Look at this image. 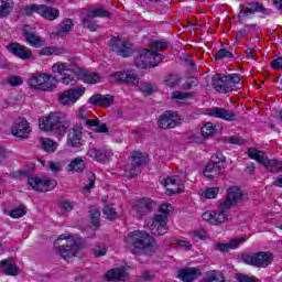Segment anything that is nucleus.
Wrapping results in <instances>:
<instances>
[{"instance_id":"obj_1","label":"nucleus","mask_w":282,"mask_h":282,"mask_svg":"<svg viewBox=\"0 0 282 282\" xmlns=\"http://www.w3.org/2000/svg\"><path fill=\"white\" fill-rule=\"evenodd\" d=\"M126 246L131 254L138 257H153L158 252V241L144 230H134L124 238Z\"/></svg>"},{"instance_id":"obj_2","label":"nucleus","mask_w":282,"mask_h":282,"mask_svg":"<svg viewBox=\"0 0 282 282\" xmlns=\"http://www.w3.org/2000/svg\"><path fill=\"white\" fill-rule=\"evenodd\" d=\"M110 78L111 83H121L122 85L137 87L138 91L144 94V96H152L158 89L155 85L140 80V77L133 70L117 72L110 75Z\"/></svg>"},{"instance_id":"obj_3","label":"nucleus","mask_w":282,"mask_h":282,"mask_svg":"<svg viewBox=\"0 0 282 282\" xmlns=\"http://www.w3.org/2000/svg\"><path fill=\"white\" fill-rule=\"evenodd\" d=\"M69 127H72V119L67 115L51 112L40 120V129L43 131H53L57 138H63Z\"/></svg>"},{"instance_id":"obj_4","label":"nucleus","mask_w":282,"mask_h":282,"mask_svg":"<svg viewBox=\"0 0 282 282\" xmlns=\"http://www.w3.org/2000/svg\"><path fill=\"white\" fill-rule=\"evenodd\" d=\"M56 248V253L62 257V259H72L76 257L80 251V245L76 241V238L72 235L63 234L54 242Z\"/></svg>"},{"instance_id":"obj_5","label":"nucleus","mask_w":282,"mask_h":282,"mask_svg":"<svg viewBox=\"0 0 282 282\" xmlns=\"http://www.w3.org/2000/svg\"><path fill=\"white\" fill-rule=\"evenodd\" d=\"M76 69H78L76 58H70L66 63L57 62L52 66L53 74H59V76H63L61 82L63 85H67L68 87H74L77 83L76 77H74V75L76 76Z\"/></svg>"},{"instance_id":"obj_6","label":"nucleus","mask_w":282,"mask_h":282,"mask_svg":"<svg viewBox=\"0 0 282 282\" xmlns=\"http://www.w3.org/2000/svg\"><path fill=\"white\" fill-rule=\"evenodd\" d=\"M241 83V75L239 74H216L212 78V87L219 94H228L235 89V85Z\"/></svg>"},{"instance_id":"obj_7","label":"nucleus","mask_w":282,"mask_h":282,"mask_svg":"<svg viewBox=\"0 0 282 282\" xmlns=\"http://www.w3.org/2000/svg\"><path fill=\"white\" fill-rule=\"evenodd\" d=\"M248 156L251 160H256L259 164H262L269 173H282V162L276 160H269L265 153L254 149L250 148L248 151Z\"/></svg>"},{"instance_id":"obj_8","label":"nucleus","mask_w":282,"mask_h":282,"mask_svg":"<svg viewBox=\"0 0 282 282\" xmlns=\"http://www.w3.org/2000/svg\"><path fill=\"white\" fill-rule=\"evenodd\" d=\"M152 50H143V56L145 58V67H158L160 63H162L164 56L160 54V50H166L169 47V43L163 41H154L152 42Z\"/></svg>"},{"instance_id":"obj_9","label":"nucleus","mask_w":282,"mask_h":282,"mask_svg":"<svg viewBox=\"0 0 282 282\" xmlns=\"http://www.w3.org/2000/svg\"><path fill=\"white\" fill-rule=\"evenodd\" d=\"M25 14H32L35 12L46 19V21H56L61 17V11L54 7H47L45 4H30L24 9Z\"/></svg>"},{"instance_id":"obj_10","label":"nucleus","mask_w":282,"mask_h":282,"mask_svg":"<svg viewBox=\"0 0 282 282\" xmlns=\"http://www.w3.org/2000/svg\"><path fill=\"white\" fill-rule=\"evenodd\" d=\"M243 263L247 265H254L256 268H268L272 263V253L270 252H258L250 253L242 257Z\"/></svg>"},{"instance_id":"obj_11","label":"nucleus","mask_w":282,"mask_h":282,"mask_svg":"<svg viewBox=\"0 0 282 282\" xmlns=\"http://www.w3.org/2000/svg\"><path fill=\"white\" fill-rule=\"evenodd\" d=\"M109 47L111 52H115L118 56L122 58H129L131 56V43L122 37H112L109 42Z\"/></svg>"},{"instance_id":"obj_12","label":"nucleus","mask_w":282,"mask_h":282,"mask_svg":"<svg viewBox=\"0 0 282 282\" xmlns=\"http://www.w3.org/2000/svg\"><path fill=\"white\" fill-rule=\"evenodd\" d=\"M28 184L33 191L43 193L45 191H54L58 183L54 178L41 180L39 176H29Z\"/></svg>"},{"instance_id":"obj_13","label":"nucleus","mask_w":282,"mask_h":282,"mask_svg":"<svg viewBox=\"0 0 282 282\" xmlns=\"http://www.w3.org/2000/svg\"><path fill=\"white\" fill-rule=\"evenodd\" d=\"M11 133L14 135V138H20L21 140H28L30 138V133H32V127H30V123L28 120L18 118L15 119L12 128Z\"/></svg>"},{"instance_id":"obj_14","label":"nucleus","mask_w":282,"mask_h":282,"mask_svg":"<svg viewBox=\"0 0 282 282\" xmlns=\"http://www.w3.org/2000/svg\"><path fill=\"white\" fill-rule=\"evenodd\" d=\"M167 220L169 217L165 215H155L151 225H149L150 232L155 237H162V235H166V232H169V228L166 227Z\"/></svg>"},{"instance_id":"obj_15","label":"nucleus","mask_w":282,"mask_h":282,"mask_svg":"<svg viewBox=\"0 0 282 282\" xmlns=\"http://www.w3.org/2000/svg\"><path fill=\"white\" fill-rule=\"evenodd\" d=\"M185 182L186 177L182 178L180 176H169L164 178L161 184H163L164 188H166L169 195H175L177 193H182Z\"/></svg>"},{"instance_id":"obj_16","label":"nucleus","mask_w":282,"mask_h":282,"mask_svg":"<svg viewBox=\"0 0 282 282\" xmlns=\"http://www.w3.org/2000/svg\"><path fill=\"white\" fill-rule=\"evenodd\" d=\"M181 122L180 117L177 116V112H172L170 110L165 111L160 118H159V127L160 129H175Z\"/></svg>"},{"instance_id":"obj_17","label":"nucleus","mask_w":282,"mask_h":282,"mask_svg":"<svg viewBox=\"0 0 282 282\" xmlns=\"http://www.w3.org/2000/svg\"><path fill=\"white\" fill-rule=\"evenodd\" d=\"M207 116H210L212 118H219L220 120H226L227 122H235V120H237V112L221 107L208 109Z\"/></svg>"},{"instance_id":"obj_18","label":"nucleus","mask_w":282,"mask_h":282,"mask_svg":"<svg viewBox=\"0 0 282 282\" xmlns=\"http://www.w3.org/2000/svg\"><path fill=\"white\" fill-rule=\"evenodd\" d=\"M243 199V191L239 186H230L227 189V198L223 200L224 206L226 208H232L235 204L241 202Z\"/></svg>"},{"instance_id":"obj_19","label":"nucleus","mask_w":282,"mask_h":282,"mask_svg":"<svg viewBox=\"0 0 282 282\" xmlns=\"http://www.w3.org/2000/svg\"><path fill=\"white\" fill-rule=\"evenodd\" d=\"M83 94H85V88L65 90L64 93L59 94L58 101L62 105H74L78 98L83 96Z\"/></svg>"},{"instance_id":"obj_20","label":"nucleus","mask_w":282,"mask_h":282,"mask_svg":"<svg viewBox=\"0 0 282 282\" xmlns=\"http://www.w3.org/2000/svg\"><path fill=\"white\" fill-rule=\"evenodd\" d=\"M83 128L82 127H73L68 130L67 133V147L72 149H80L83 147Z\"/></svg>"},{"instance_id":"obj_21","label":"nucleus","mask_w":282,"mask_h":282,"mask_svg":"<svg viewBox=\"0 0 282 282\" xmlns=\"http://www.w3.org/2000/svg\"><path fill=\"white\" fill-rule=\"evenodd\" d=\"M75 78L76 80H83L88 85H96V83H100L101 79L100 74L85 70L84 68H80V66H77Z\"/></svg>"},{"instance_id":"obj_22","label":"nucleus","mask_w":282,"mask_h":282,"mask_svg":"<svg viewBox=\"0 0 282 282\" xmlns=\"http://www.w3.org/2000/svg\"><path fill=\"white\" fill-rule=\"evenodd\" d=\"M7 50L10 54H13V56L21 58V61H30V58H32V51L19 43H10L7 46Z\"/></svg>"},{"instance_id":"obj_23","label":"nucleus","mask_w":282,"mask_h":282,"mask_svg":"<svg viewBox=\"0 0 282 282\" xmlns=\"http://www.w3.org/2000/svg\"><path fill=\"white\" fill-rule=\"evenodd\" d=\"M154 207L155 202L151 200L150 198H143L134 205L133 210L139 219H142V217L149 215V213H152Z\"/></svg>"},{"instance_id":"obj_24","label":"nucleus","mask_w":282,"mask_h":282,"mask_svg":"<svg viewBox=\"0 0 282 282\" xmlns=\"http://www.w3.org/2000/svg\"><path fill=\"white\" fill-rule=\"evenodd\" d=\"M202 276V270L199 268H183L178 269L177 271V279H180L183 282H193L196 281V279H199Z\"/></svg>"},{"instance_id":"obj_25","label":"nucleus","mask_w":282,"mask_h":282,"mask_svg":"<svg viewBox=\"0 0 282 282\" xmlns=\"http://www.w3.org/2000/svg\"><path fill=\"white\" fill-rule=\"evenodd\" d=\"M88 155L91 158V160H95V162L107 164V162L111 160L113 153H111L110 150L91 148L88 150Z\"/></svg>"},{"instance_id":"obj_26","label":"nucleus","mask_w":282,"mask_h":282,"mask_svg":"<svg viewBox=\"0 0 282 282\" xmlns=\"http://www.w3.org/2000/svg\"><path fill=\"white\" fill-rule=\"evenodd\" d=\"M88 102L95 107H111L113 105V96L97 94L91 96Z\"/></svg>"},{"instance_id":"obj_27","label":"nucleus","mask_w":282,"mask_h":282,"mask_svg":"<svg viewBox=\"0 0 282 282\" xmlns=\"http://www.w3.org/2000/svg\"><path fill=\"white\" fill-rule=\"evenodd\" d=\"M210 135H215V126H213L212 122H207L200 129V135L193 134L192 140L194 142H196V144H202V142H204V140H206V138H210Z\"/></svg>"},{"instance_id":"obj_28","label":"nucleus","mask_w":282,"mask_h":282,"mask_svg":"<svg viewBox=\"0 0 282 282\" xmlns=\"http://www.w3.org/2000/svg\"><path fill=\"white\" fill-rule=\"evenodd\" d=\"M226 171L225 165H217L216 163H208L203 172V175L207 177V180H215L218 175H223Z\"/></svg>"},{"instance_id":"obj_29","label":"nucleus","mask_w":282,"mask_h":282,"mask_svg":"<svg viewBox=\"0 0 282 282\" xmlns=\"http://www.w3.org/2000/svg\"><path fill=\"white\" fill-rule=\"evenodd\" d=\"M23 34L25 36L26 43L31 45V47H43V44L45 43V40H43L41 36L36 35L34 32H30L29 28L25 26L23 29Z\"/></svg>"},{"instance_id":"obj_30","label":"nucleus","mask_w":282,"mask_h":282,"mask_svg":"<svg viewBox=\"0 0 282 282\" xmlns=\"http://www.w3.org/2000/svg\"><path fill=\"white\" fill-rule=\"evenodd\" d=\"M250 7H246L245 10H240L239 12V19H243V17H248V14H254L257 12H262V14H265L268 12V9L263 7L260 2H249Z\"/></svg>"},{"instance_id":"obj_31","label":"nucleus","mask_w":282,"mask_h":282,"mask_svg":"<svg viewBox=\"0 0 282 282\" xmlns=\"http://www.w3.org/2000/svg\"><path fill=\"white\" fill-rule=\"evenodd\" d=\"M230 208L232 207H225L224 202L220 203L219 210L215 212L214 215L215 226H217L218 224H226V221H228L231 218L229 212Z\"/></svg>"},{"instance_id":"obj_32","label":"nucleus","mask_w":282,"mask_h":282,"mask_svg":"<svg viewBox=\"0 0 282 282\" xmlns=\"http://www.w3.org/2000/svg\"><path fill=\"white\" fill-rule=\"evenodd\" d=\"M107 281H124L127 279V270L124 267L115 268L106 272L105 274Z\"/></svg>"},{"instance_id":"obj_33","label":"nucleus","mask_w":282,"mask_h":282,"mask_svg":"<svg viewBox=\"0 0 282 282\" xmlns=\"http://www.w3.org/2000/svg\"><path fill=\"white\" fill-rule=\"evenodd\" d=\"M74 30V20L65 18L57 26V36H65Z\"/></svg>"},{"instance_id":"obj_34","label":"nucleus","mask_w":282,"mask_h":282,"mask_svg":"<svg viewBox=\"0 0 282 282\" xmlns=\"http://www.w3.org/2000/svg\"><path fill=\"white\" fill-rule=\"evenodd\" d=\"M86 166L87 163H85V160H83L80 156H77L70 161V163L67 165V169L70 173H83Z\"/></svg>"},{"instance_id":"obj_35","label":"nucleus","mask_w":282,"mask_h":282,"mask_svg":"<svg viewBox=\"0 0 282 282\" xmlns=\"http://www.w3.org/2000/svg\"><path fill=\"white\" fill-rule=\"evenodd\" d=\"M200 282H226V276L221 271L213 270L208 271Z\"/></svg>"},{"instance_id":"obj_36","label":"nucleus","mask_w":282,"mask_h":282,"mask_svg":"<svg viewBox=\"0 0 282 282\" xmlns=\"http://www.w3.org/2000/svg\"><path fill=\"white\" fill-rule=\"evenodd\" d=\"M56 83H58V80L54 75L45 73L41 91H54V89H56Z\"/></svg>"},{"instance_id":"obj_37","label":"nucleus","mask_w":282,"mask_h":282,"mask_svg":"<svg viewBox=\"0 0 282 282\" xmlns=\"http://www.w3.org/2000/svg\"><path fill=\"white\" fill-rule=\"evenodd\" d=\"M89 17L93 19H109L111 17V12L107 10L105 7H95L88 10Z\"/></svg>"},{"instance_id":"obj_38","label":"nucleus","mask_w":282,"mask_h":282,"mask_svg":"<svg viewBox=\"0 0 282 282\" xmlns=\"http://www.w3.org/2000/svg\"><path fill=\"white\" fill-rule=\"evenodd\" d=\"M43 83H45V73L36 74L29 78V86L32 89H39L41 91Z\"/></svg>"},{"instance_id":"obj_39","label":"nucleus","mask_w":282,"mask_h":282,"mask_svg":"<svg viewBox=\"0 0 282 282\" xmlns=\"http://www.w3.org/2000/svg\"><path fill=\"white\" fill-rule=\"evenodd\" d=\"M0 265L9 276H17L19 274V268H17V264H14L12 260L1 261Z\"/></svg>"},{"instance_id":"obj_40","label":"nucleus","mask_w":282,"mask_h":282,"mask_svg":"<svg viewBox=\"0 0 282 282\" xmlns=\"http://www.w3.org/2000/svg\"><path fill=\"white\" fill-rule=\"evenodd\" d=\"M83 28H86L90 32H96L100 29V25L94 21V17H89V13L82 18Z\"/></svg>"},{"instance_id":"obj_41","label":"nucleus","mask_w":282,"mask_h":282,"mask_svg":"<svg viewBox=\"0 0 282 282\" xmlns=\"http://www.w3.org/2000/svg\"><path fill=\"white\" fill-rule=\"evenodd\" d=\"M14 9V2L12 0H0V19L8 17Z\"/></svg>"},{"instance_id":"obj_42","label":"nucleus","mask_w":282,"mask_h":282,"mask_svg":"<svg viewBox=\"0 0 282 282\" xmlns=\"http://www.w3.org/2000/svg\"><path fill=\"white\" fill-rule=\"evenodd\" d=\"M192 96H195L193 93H182V91H174L172 93V100L176 102L177 105H182L184 100L187 98H191Z\"/></svg>"},{"instance_id":"obj_43","label":"nucleus","mask_w":282,"mask_h":282,"mask_svg":"<svg viewBox=\"0 0 282 282\" xmlns=\"http://www.w3.org/2000/svg\"><path fill=\"white\" fill-rule=\"evenodd\" d=\"M123 171H124V173H123L124 177H135V176L140 175V173H142L140 171V167L133 165L132 163L126 165Z\"/></svg>"},{"instance_id":"obj_44","label":"nucleus","mask_w":282,"mask_h":282,"mask_svg":"<svg viewBox=\"0 0 282 282\" xmlns=\"http://www.w3.org/2000/svg\"><path fill=\"white\" fill-rule=\"evenodd\" d=\"M145 162H147V160L142 156V153H140V152H133L132 153L131 164L133 166H138L141 172H142V165H144Z\"/></svg>"},{"instance_id":"obj_45","label":"nucleus","mask_w":282,"mask_h":282,"mask_svg":"<svg viewBox=\"0 0 282 282\" xmlns=\"http://www.w3.org/2000/svg\"><path fill=\"white\" fill-rule=\"evenodd\" d=\"M42 147L46 153H54L56 151V142L51 139L41 138Z\"/></svg>"},{"instance_id":"obj_46","label":"nucleus","mask_w":282,"mask_h":282,"mask_svg":"<svg viewBox=\"0 0 282 282\" xmlns=\"http://www.w3.org/2000/svg\"><path fill=\"white\" fill-rule=\"evenodd\" d=\"M210 163L217 164L218 166H226V156H224L221 152H216V154L212 156Z\"/></svg>"},{"instance_id":"obj_47","label":"nucleus","mask_w":282,"mask_h":282,"mask_svg":"<svg viewBox=\"0 0 282 282\" xmlns=\"http://www.w3.org/2000/svg\"><path fill=\"white\" fill-rule=\"evenodd\" d=\"M104 215L106 216V219H109L110 221H113V219H116V217H118V213L116 212V209L111 206H106L102 209Z\"/></svg>"},{"instance_id":"obj_48","label":"nucleus","mask_w":282,"mask_h":282,"mask_svg":"<svg viewBox=\"0 0 282 282\" xmlns=\"http://www.w3.org/2000/svg\"><path fill=\"white\" fill-rule=\"evenodd\" d=\"M165 85H166V87H170V89H173V88L177 87V85H180V76H177V75H170L165 79Z\"/></svg>"},{"instance_id":"obj_49","label":"nucleus","mask_w":282,"mask_h":282,"mask_svg":"<svg viewBox=\"0 0 282 282\" xmlns=\"http://www.w3.org/2000/svg\"><path fill=\"white\" fill-rule=\"evenodd\" d=\"M87 177H88V183L84 186V191H87L89 193V191H91V188L96 186V174L89 172L87 174Z\"/></svg>"},{"instance_id":"obj_50","label":"nucleus","mask_w":282,"mask_h":282,"mask_svg":"<svg viewBox=\"0 0 282 282\" xmlns=\"http://www.w3.org/2000/svg\"><path fill=\"white\" fill-rule=\"evenodd\" d=\"M216 61H221L224 58H232V52L226 51V48H220L216 55H215Z\"/></svg>"},{"instance_id":"obj_51","label":"nucleus","mask_w":282,"mask_h":282,"mask_svg":"<svg viewBox=\"0 0 282 282\" xmlns=\"http://www.w3.org/2000/svg\"><path fill=\"white\" fill-rule=\"evenodd\" d=\"M134 65L141 69H147V58L144 57V52L142 51L134 61Z\"/></svg>"},{"instance_id":"obj_52","label":"nucleus","mask_w":282,"mask_h":282,"mask_svg":"<svg viewBox=\"0 0 282 282\" xmlns=\"http://www.w3.org/2000/svg\"><path fill=\"white\" fill-rule=\"evenodd\" d=\"M218 193H219V187H208L204 192V197H206V199H215Z\"/></svg>"},{"instance_id":"obj_53","label":"nucleus","mask_w":282,"mask_h":282,"mask_svg":"<svg viewBox=\"0 0 282 282\" xmlns=\"http://www.w3.org/2000/svg\"><path fill=\"white\" fill-rule=\"evenodd\" d=\"M7 83L11 86V87H19L21 86V84L23 83V77L21 76H11L7 79Z\"/></svg>"},{"instance_id":"obj_54","label":"nucleus","mask_w":282,"mask_h":282,"mask_svg":"<svg viewBox=\"0 0 282 282\" xmlns=\"http://www.w3.org/2000/svg\"><path fill=\"white\" fill-rule=\"evenodd\" d=\"M23 216H25V207H18L10 212V217H12L13 219H19Z\"/></svg>"},{"instance_id":"obj_55","label":"nucleus","mask_w":282,"mask_h":282,"mask_svg":"<svg viewBox=\"0 0 282 282\" xmlns=\"http://www.w3.org/2000/svg\"><path fill=\"white\" fill-rule=\"evenodd\" d=\"M90 221L93 226H98V224H100V210L98 209L90 210Z\"/></svg>"},{"instance_id":"obj_56","label":"nucleus","mask_w":282,"mask_h":282,"mask_svg":"<svg viewBox=\"0 0 282 282\" xmlns=\"http://www.w3.org/2000/svg\"><path fill=\"white\" fill-rule=\"evenodd\" d=\"M202 219H204V221H207L208 224H212V226H215V212L203 213Z\"/></svg>"},{"instance_id":"obj_57","label":"nucleus","mask_w":282,"mask_h":282,"mask_svg":"<svg viewBox=\"0 0 282 282\" xmlns=\"http://www.w3.org/2000/svg\"><path fill=\"white\" fill-rule=\"evenodd\" d=\"M237 276V280L239 281V282H261V280L260 279H257V278H254V276H248V275H246V274H237L236 275Z\"/></svg>"},{"instance_id":"obj_58","label":"nucleus","mask_w":282,"mask_h":282,"mask_svg":"<svg viewBox=\"0 0 282 282\" xmlns=\"http://www.w3.org/2000/svg\"><path fill=\"white\" fill-rule=\"evenodd\" d=\"M172 209L173 207L171 206V204H163L160 206V213L162 214L156 215H164L165 217H169V213H171Z\"/></svg>"},{"instance_id":"obj_59","label":"nucleus","mask_w":282,"mask_h":282,"mask_svg":"<svg viewBox=\"0 0 282 282\" xmlns=\"http://www.w3.org/2000/svg\"><path fill=\"white\" fill-rule=\"evenodd\" d=\"M48 169H50L53 173H58V171H61V169H62L61 162L50 161V162H48Z\"/></svg>"},{"instance_id":"obj_60","label":"nucleus","mask_w":282,"mask_h":282,"mask_svg":"<svg viewBox=\"0 0 282 282\" xmlns=\"http://www.w3.org/2000/svg\"><path fill=\"white\" fill-rule=\"evenodd\" d=\"M243 241H246V239H234L230 242H228L229 246V250H235V248H239V246H241V243H243Z\"/></svg>"},{"instance_id":"obj_61","label":"nucleus","mask_w":282,"mask_h":282,"mask_svg":"<svg viewBox=\"0 0 282 282\" xmlns=\"http://www.w3.org/2000/svg\"><path fill=\"white\" fill-rule=\"evenodd\" d=\"M94 254L95 257H105V254H107V248L97 246L94 249Z\"/></svg>"},{"instance_id":"obj_62","label":"nucleus","mask_w":282,"mask_h":282,"mask_svg":"<svg viewBox=\"0 0 282 282\" xmlns=\"http://www.w3.org/2000/svg\"><path fill=\"white\" fill-rule=\"evenodd\" d=\"M62 208H63V210H65V213H69L74 209V203H72L69 200H63Z\"/></svg>"},{"instance_id":"obj_63","label":"nucleus","mask_w":282,"mask_h":282,"mask_svg":"<svg viewBox=\"0 0 282 282\" xmlns=\"http://www.w3.org/2000/svg\"><path fill=\"white\" fill-rule=\"evenodd\" d=\"M193 235L196 239H206V237L208 236L206 230L204 229H197L193 232Z\"/></svg>"},{"instance_id":"obj_64","label":"nucleus","mask_w":282,"mask_h":282,"mask_svg":"<svg viewBox=\"0 0 282 282\" xmlns=\"http://www.w3.org/2000/svg\"><path fill=\"white\" fill-rule=\"evenodd\" d=\"M272 69H282V57H278L271 62Z\"/></svg>"}]
</instances>
